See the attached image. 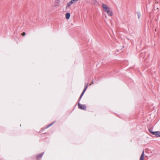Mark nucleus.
I'll list each match as a JSON object with an SVG mask.
<instances>
[{
    "mask_svg": "<svg viewBox=\"0 0 160 160\" xmlns=\"http://www.w3.org/2000/svg\"><path fill=\"white\" fill-rule=\"evenodd\" d=\"M88 84H87L85 85V88L80 97L79 99H80L82 97V96H83L84 92H85L86 89H87V88L88 87Z\"/></svg>",
    "mask_w": 160,
    "mask_h": 160,
    "instance_id": "20e7f679",
    "label": "nucleus"
},
{
    "mask_svg": "<svg viewBox=\"0 0 160 160\" xmlns=\"http://www.w3.org/2000/svg\"><path fill=\"white\" fill-rule=\"evenodd\" d=\"M42 155V154L38 155L37 156V159H38L39 158H41Z\"/></svg>",
    "mask_w": 160,
    "mask_h": 160,
    "instance_id": "1a4fd4ad",
    "label": "nucleus"
},
{
    "mask_svg": "<svg viewBox=\"0 0 160 160\" xmlns=\"http://www.w3.org/2000/svg\"><path fill=\"white\" fill-rule=\"evenodd\" d=\"M144 151H143L142 152V154L140 157V160H144Z\"/></svg>",
    "mask_w": 160,
    "mask_h": 160,
    "instance_id": "39448f33",
    "label": "nucleus"
},
{
    "mask_svg": "<svg viewBox=\"0 0 160 160\" xmlns=\"http://www.w3.org/2000/svg\"><path fill=\"white\" fill-rule=\"evenodd\" d=\"M102 7L103 10L108 15L111 16L112 15V12L110 10L109 7L103 3L102 5Z\"/></svg>",
    "mask_w": 160,
    "mask_h": 160,
    "instance_id": "f257e3e1",
    "label": "nucleus"
},
{
    "mask_svg": "<svg viewBox=\"0 0 160 160\" xmlns=\"http://www.w3.org/2000/svg\"><path fill=\"white\" fill-rule=\"evenodd\" d=\"M78 108L82 110H85L86 109V107L85 105L81 104L80 103H78Z\"/></svg>",
    "mask_w": 160,
    "mask_h": 160,
    "instance_id": "f03ea898",
    "label": "nucleus"
},
{
    "mask_svg": "<svg viewBox=\"0 0 160 160\" xmlns=\"http://www.w3.org/2000/svg\"><path fill=\"white\" fill-rule=\"evenodd\" d=\"M55 1H57L58 2V1H59V0H55Z\"/></svg>",
    "mask_w": 160,
    "mask_h": 160,
    "instance_id": "f8f14e48",
    "label": "nucleus"
},
{
    "mask_svg": "<svg viewBox=\"0 0 160 160\" xmlns=\"http://www.w3.org/2000/svg\"><path fill=\"white\" fill-rule=\"evenodd\" d=\"M149 132L153 135H155L157 137L160 136V132H152L151 131V130H149Z\"/></svg>",
    "mask_w": 160,
    "mask_h": 160,
    "instance_id": "7ed1b4c3",
    "label": "nucleus"
},
{
    "mask_svg": "<svg viewBox=\"0 0 160 160\" xmlns=\"http://www.w3.org/2000/svg\"><path fill=\"white\" fill-rule=\"evenodd\" d=\"M78 1V0H71L70 2L72 4L75 2H77Z\"/></svg>",
    "mask_w": 160,
    "mask_h": 160,
    "instance_id": "6e6552de",
    "label": "nucleus"
},
{
    "mask_svg": "<svg viewBox=\"0 0 160 160\" xmlns=\"http://www.w3.org/2000/svg\"><path fill=\"white\" fill-rule=\"evenodd\" d=\"M93 84V81H92L91 83L89 84V85L90 86Z\"/></svg>",
    "mask_w": 160,
    "mask_h": 160,
    "instance_id": "9b49d317",
    "label": "nucleus"
},
{
    "mask_svg": "<svg viewBox=\"0 0 160 160\" xmlns=\"http://www.w3.org/2000/svg\"><path fill=\"white\" fill-rule=\"evenodd\" d=\"M26 35V33L25 32H22V34H21V35L22 36H25V35Z\"/></svg>",
    "mask_w": 160,
    "mask_h": 160,
    "instance_id": "9d476101",
    "label": "nucleus"
},
{
    "mask_svg": "<svg viewBox=\"0 0 160 160\" xmlns=\"http://www.w3.org/2000/svg\"><path fill=\"white\" fill-rule=\"evenodd\" d=\"M44 129V128H42V130H43Z\"/></svg>",
    "mask_w": 160,
    "mask_h": 160,
    "instance_id": "ddd939ff",
    "label": "nucleus"
},
{
    "mask_svg": "<svg viewBox=\"0 0 160 160\" xmlns=\"http://www.w3.org/2000/svg\"><path fill=\"white\" fill-rule=\"evenodd\" d=\"M70 14L69 13H67L65 14L66 18L67 19H68L70 18Z\"/></svg>",
    "mask_w": 160,
    "mask_h": 160,
    "instance_id": "423d86ee",
    "label": "nucleus"
},
{
    "mask_svg": "<svg viewBox=\"0 0 160 160\" xmlns=\"http://www.w3.org/2000/svg\"><path fill=\"white\" fill-rule=\"evenodd\" d=\"M72 4L71 2L70 1L67 5V6L66 7V8H69V7Z\"/></svg>",
    "mask_w": 160,
    "mask_h": 160,
    "instance_id": "0eeeda50",
    "label": "nucleus"
}]
</instances>
